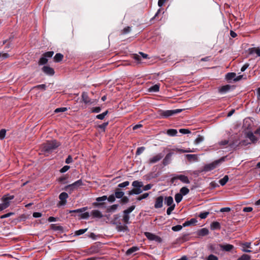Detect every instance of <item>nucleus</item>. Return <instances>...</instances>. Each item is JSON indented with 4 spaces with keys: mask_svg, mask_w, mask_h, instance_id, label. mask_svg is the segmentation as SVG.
Here are the masks:
<instances>
[{
    "mask_svg": "<svg viewBox=\"0 0 260 260\" xmlns=\"http://www.w3.org/2000/svg\"><path fill=\"white\" fill-rule=\"evenodd\" d=\"M167 133L170 136H175L177 133V131L175 129H169L167 131Z\"/></svg>",
    "mask_w": 260,
    "mask_h": 260,
    "instance_id": "obj_37",
    "label": "nucleus"
},
{
    "mask_svg": "<svg viewBox=\"0 0 260 260\" xmlns=\"http://www.w3.org/2000/svg\"><path fill=\"white\" fill-rule=\"evenodd\" d=\"M173 154L172 152H169L166 155L162 160V164L164 166H167L171 162Z\"/></svg>",
    "mask_w": 260,
    "mask_h": 260,
    "instance_id": "obj_14",
    "label": "nucleus"
},
{
    "mask_svg": "<svg viewBox=\"0 0 260 260\" xmlns=\"http://www.w3.org/2000/svg\"><path fill=\"white\" fill-rule=\"evenodd\" d=\"M107 199V197L106 196H103L101 197H98L96 198V201L97 202H94L93 203V205L96 207H100L102 205L104 204V203H101V202L105 201Z\"/></svg>",
    "mask_w": 260,
    "mask_h": 260,
    "instance_id": "obj_8",
    "label": "nucleus"
},
{
    "mask_svg": "<svg viewBox=\"0 0 260 260\" xmlns=\"http://www.w3.org/2000/svg\"><path fill=\"white\" fill-rule=\"evenodd\" d=\"M209 212H202L200 214H199V217L201 218V219H205L206 218L207 216L209 215Z\"/></svg>",
    "mask_w": 260,
    "mask_h": 260,
    "instance_id": "obj_54",
    "label": "nucleus"
},
{
    "mask_svg": "<svg viewBox=\"0 0 260 260\" xmlns=\"http://www.w3.org/2000/svg\"><path fill=\"white\" fill-rule=\"evenodd\" d=\"M70 168V167L69 166H64L60 169V172L62 173H65L69 170Z\"/></svg>",
    "mask_w": 260,
    "mask_h": 260,
    "instance_id": "obj_63",
    "label": "nucleus"
},
{
    "mask_svg": "<svg viewBox=\"0 0 260 260\" xmlns=\"http://www.w3.org/2000/svg\"><path fill=\"white\" fill-rule=\"evenodd\" d=\"M91 215L94 218H101L103 217L101 212L98 210H92L91 212Z\"/></svg>",
    "mask_w": 260,
    "mask_h": 260,
    "instance_id": "obj_19",
    "label": "nucleus"
},
{
    "mask_svg": "<svg viewBox=\"0 0 260 260\" xmlns=\"http://www.w3.org/2000/svg\"><path fill=\"white\" fill-rule=\"evenodd\" d=\"M6 134V131L5 129H2L0 131V139L3 140L5 138Z\"/></svg>",
    "mask_w": 260,
    "mask_h": 260,
    "instance_id": "obj_51",
    "label": "nucleus"
},
{
    "mask_svg": "<svg viewBox=\"0 0 260 260\" xmlns=\"http://www.w3.org/2000/svg\"><path fill=\"white\" fill-rule=\"evenodd\" d=\"M53 54H54L53 51H48V52H45L43 55L47 58L51 57L53 56Z\"/></svg>",
    "mask_w": 260,
    "mask_h": 260,
    "instance_id": "obj_53",
    "label": "nucleus"
},
{
    "mask_svg": "<svg viewBox=\"0 0 260 260\" xmlns=\"http://www.w3.org/2000/svg\"><path fill=\"white\" fill-rule=\"evenodd\" d=\"M148 196H149V193H144L142 195L139 196L137 198V200L138 201H141V200H142L143 199L147 198L148 197Z\"/></svg>",
    "mask_w": 260,
    "mask_h": 260,
    "instance_id": "obj_50",
    "label": "nucleus"
},
{
    "mask_svg": "<svg viewBox=\"0 0 260 260\" xmlns=\"http://www.w3.org/2000/svg\"><path fill=\"white\" fill-rule=\"evenodd\" d=\"M209 230L206 228H203L198 232V235L200 236H205L209 234Z\"/></svg>",
    "mask_w": 260,
    "mask_h": 260,
    "instance_id": "obj_24",
    "label": "nucleus"
},
{
    "mask_svg": "<svg viewBox=\"0 0 260 260\" xmlns=\"http://www.w3.org/2000/svg\"><path fill=\"white\" fill-rule=\"evenodd\" d=\"M197 222V220L196 218H191L189 220H187V221H185L183 224V226L185 227V226H189L190 225L194 224Z\"/></svg>",
    "mask_w": 260,
    "mask_h": 260,
    "instance_id": "obj_25",
    "label": "nucleus"
},
{
    "mask_svg": "<svg viewBox=\"0 0 260 260\" xmlns=\"http://www.w3.org/2000/svg\"><path fill=\"white\" fill-rule=\"evenodd\" d=\"M135 206L133 205V206H131V207H129L127 209L124 210V211L125 212H126V213L129 214L135 209Z\"/></svg>",
    "mask_w": 260,
    "mask_h": 260,
    "instance_id": "obj_61",
    "label": "nucleus"
},
{
    "mask_svg": "<svg viewBox=\"0 0 260 260\" xmlns=\"http://www.w3.org/2000/svg\"><path fill=\"white\" fill-rule=\"evenodd\" d=\"M131 30V27L127 26L123 28V29L122 30V34H126L129 32Z\"/></svg>",
    "mask_w": 260,
    "mask_h": 260,
    "instance_id": "obj_60",
    "label": "nucleus"
},
{
    "mask_svg": "<svg viewBox=\"0 0 260 260\" xmlns=\"http://www.w3.org/2000/svg\"><path fill=\"white\" fill-rule=\"evenodd\" d=\"M124 194V192L121 191L120 188H117L115 189L114 195L116 198L121 199L123 197Z\"/></svg>",
    "mask_w": 260,
    "mask_h": 260,
    "instance_id": "obj_18",
    "label": "nucleus"
},
{
    "mask_svg": "<svg viewBox=\"0 0 260 260\" xmlns=\"http://www.w3.org/2000/svg\"><path fill=\"white\" fill-rule=\"evenodd\" d=\"M189 192V190L186 187H182L180 190V193L182 194V196H185Z\"/></svg>",
    "mask_w": 260,
    "mask_h": 260,
    "instance_id": "obj_36",
    "label": "nucleus"
},
{
    "mask_svg": "<svg viewBox=\"0 0 260 260\" xmlns=\"http://www.w3.org/2000/svg\"><path fill=\"white\" fill-rule=\"evenodd\" d=\"M129 202V199L126 196H123L122 198H121V202L123 204L127 203Z\"/></svg>",
    "mask_w": 260,
    "mask_h": 260,
    "instance_id": "obj_64",
    "label": "nucleus"
},
{
    "mask_svg": "<svg viewBox=\"0 0 260 260\" xmlns=\"http://www.w3.org/2000/svg\"><path fill=\"white\" fill-rule=\"evenodd\" d=\"M231 85H226L224 86H222L219 89V91L220 93H225L231 89Z\"/></svg>",
    "mask_w": 260,
    "mask_h": 260,
    "instance_id": "obj_31",
    "label": "nucleus"
},
{
    "mask_svg": "<svg viewBox=\"0 0 260 260\" xmlns=\"http://www.w3.org/2000/svg\"><path fill=\"white\" fill-rule=\"evenodd\" d=\"M164 198L162 196L157 197L155 200L154 207L156 209L160 208L163 206Z\"/></svg>",
    "mask_w": 260,
    "mask_h": 260,
    "instance_id": "obj_11",
    "label": "nucleus"
},
{
    "mask_svg": "<svg viewBox=\"0 0 260 260\" xmlns=\"http://www.w3.org/2000/svg\"><path fill=\"white\" fill-rule=\"evenodd\" d=\"M207 260H218V258L217 256H216L213 254H210L207 257Z\"/></svg>",
    "mask_w": 260,
    "mask_h": 260,
    "instance_id": "obj_59",
    "label": "nucleus"
},
{
    "mask_svg": "<svg viewBox=\"0 0 260 260\" xmlns=\"http://www.w3.org/2000/svg\"><path fill=\"white\" fill-rule=\"evenodd\" d=\"M69 196L67 193L65 192H61L59 196V199L60 200V204L61 205H64L67 202V199Z\"/></svg>",
    "mask_w": 260,
    "mask_h": 260,
    "instance_id": "obj_12",
    "label": "nucleus"
},
{
    "mask_svg": "<svg viewBox=\"0 0 260 260\" xmlns=\"http://www.w3.org/2000/svg\"><path fill=\"white\" fill-rule=\"evenodd\" d=\"M42 70L45 74L49 76H53L55 73L54 69L47 66H44L42 68Z\"/></svg>",
    "mask_w": 260,
    "mask_h": 260,
    "instance_id": "obj_9",
    "label": "nucleus"
},
{
    "mask_svg": "<svg viewBox=\"0 0 260 260\" xmlns=\"http://www.w3.org/2000/svg\"><path fill=\"white\" fill-rule=\"evenodd\" d=\"M67 110H68V109L66 107L58 108H56L54 110V112L55 113L64 112L67 111Z\"/></svg>",
    "mask_w": 260,
    "mask_h": 260,
    "instance_id": "obj_47",
    "label": "nucleus"
},
{
    "mask_svg": "<svg viewBox=\"0 0 260 260\" xmlns=\"http://www.w3.org/2000/svg\"><path fill=\"white\" fill-rule=\"evenodd\" d=\"M108 111L107 110L105 112H103V113L102 114H99V115H97L96 116V118L99 119H101V120H103L104 119V118L105 117V116L107 115V114H108Z\"/></svg>",
    "mask_w": 260,
    "mask_h": 260,
    "instance_id": "obj_41",
    "label": "nucleus"
},
{
    "mask_svg": "<svg viewBox=\"0 0 260 260\" xmlns=\"http://www.w3.org/2000/svg\"><path fill=\"white\" fill-rule=\"evenodd\" d=\"M185 157L190 161H197L198 160V156L196 154H186Z\"/></svg>",
    "mask_w": 260,
    "mask_h": 260,
    "instance_id": "obj_27",
    "label": "nucleus"
},
{
    "mask_svg": "<svg viewBox=\"0 0 260 260\" xmlns=\"http://www.w3.org/2000/svg\"><path fill=\"white\" fill-rule=\"evenodd\" d=\"M249 53L250 54H256V56H260V48H251L249 49Z\"/></svg>",
    "mask_w": 260,
    "mask_h": 260,
    "instance_id": "obj_17",
    "label": "nucleus"
},
{
    "mask_svg": "<svg viewBox=\"0 0 260 260\" xmlns=\"http://www.w3.org/2000/svg\"><path fill=\"white\" fill-rule=\"evenodd\" d=\"M225 157H222L219 159L216 160L213 162L205 165L204 167L205 171H210L216 168L221 162L224 161Z\"/></svg>",
    "mask_w": 260,
    "mask_h": 260,
    "instance_id": "obj_4",
    "label": "nucleus"
},
{
    "mask_svg": "<svg viewBox=\"0 0 260 260\" xmlns=\"http://www.w3.org/2000/svg\"><path fill=\"white\" fill-rule=\"evenodd\" d=\"M59 146V142L55 140L48 141L42 144V150L44 152L50 153Z\"/></svg>",
    "mask_w": 260,
    "mask_h": 260,
    "instance_id": "obj_1",
    "label": "nucleus"
},
{
    "mask_svg": "<svg viewBox=\"0 0 260 260\" xmlns=\"http://www.w3.org/2000/svg\"><path fill=\"white\" fill-rule=\"evenodd\" d=\"M83 185L81 179L78 180L71 184H69V187H74L75 189H77L79 187Z\"/></svg>",
    "mask_w": 260,
    "mask_h": 260,
    "instance_id": "obj_21",
    "label": "nucleus"
},
{
    "mask_svg": "<svg viewBox=\"0 0 260 260\" xmlns=\"http://www.w3.org/2000/svg\"><path fill=\"white\" fill-rule=\"evenodd\" d=\"M115 196L114 194H111L107 198V199L109 202L113 203L115 201Z\"/></svg>",
    "mask_w": 260,
    "mask_h": 260,
    "instance_id": "obj_57",
    "label": "nucleus"
},
{
    "mask_svg": "<svg viewBox=\"0 0 260 260\" xmlns=\"http://www.w3.org/2000/svg\"><path fill=\"white\" fill-rule=\"evenodd\" d=\"M118 206V205L117 204L113 205L108 209V211L109 212H113L117 209Z\"/></svg>",
    "mask_w": 260,
    "mask_h": 260,
    "instance_id": "obj_48",
    "label": "nucleus"
},
{
    "mask_svg": "<svg viewBox=\"0 0 260 260\" xmlns=\"http://www.w3.org/2000/svg\"><path fill=\"white\" fill-rule=\"evenodd\" d=\"M177 180H179L184 183L189 184L190 183L188 178L183 175H176L172 178L171 181L174 182Z\"/></svg>",
    "mask_w": 260,
    "mask_h": 260,
    "instance_id": "obj_5",
    "label": "nucleus"
},
{
    "mask_svg": "<svg viewBox=\"0 0 260 260\" xmlns=\"http://www.w3.org/2000/svg\"><path fill=\"white\" fill-rule=\"evenodd\" d=\"M164 155L162 153H158L152 157H150L148 162L149 164H153L158 162L160 160L164 157Z\"/></svg>",
    "mask_w": 260,
    "mask_h": 260,
    "instance_id": "obj_6",
    "label": "nucleus"
},
{
    "mask_svg": "<svg viewBox=\"0 0 260 260\" xmlns=\"http://www.w3.org/2000/svg\"><path fill=\"white\" fill-rule=\"evenodd\" d=\"M82 99L83 102L86 104L92 103V102L91 101V99L88 96V93L86 92H83L82 93Z\"/></svg>",
    "mask_w": 260,
    "mask_h": 260,
    "instance_id": "obj_15",
    "label": "nucleus"
},
{
    "mask_svg": "<svg viewBox=\"0 0 260 260\" xmlns=\"http://www.w3.org/2000/svg\"><path fill=\"white\" fill-rule=\"evenodd\" d=\"M159 85L158 84H155L149 88V91L151 92H157L159 91Z\"/></svg>",
    "mask_w": 260,
    "mask_h": 260,
    "instance_id": "obj_39",
    "label": "nucleus"
},
{
    "mask_svg": "<svg viewBox=\"0 0 260 260\" xmlns=\"http://www.w3.org/2000/svg\"><path fill=\"white\" fill-rule=\"evenodd\" d=\"M182 228V226L180 225H177L172 228V230L173 231L177 232L180 231Z\"/></svg>",
    "mask_w": 260,
    "mask_h": 260,
    "instance_id": "obj_56",
    "label": "nucleus"
},
{
    "mask_svg": "<svg viewBox=\"0 0 260 260\" xmlns=\"http://www.w3.org/2000/svg\"><path fill=\"white\" fill-rule=\"evenodd\" d=\"M218 246L222 250L228 252L231 251L234 248L233 245L230 244H219Z\"/></svg>",
    "mask_w": 260,
    "mask_h": 260,
    "instance_id": "obj_10",
    "label": "nucleus"
},
{
    "mask_svg": "<svg viewBox=\"0 0 260 260\" xmlns=\"http://www.w3.org/2000/svg\"><path fill=\"white\" fill-rule=\"evenodd\" d=\"M63 55L62 54L58 53H56L55 54L53 59H54V61H55L56 62H58L62 60V59H63Z\"/></svg>",
    "mask_w": 260,
    "mask_h": 260,
    "instance_id": "obj_29",
    "label": "nucleus"
},
{
    "mask_svg": "<svg viewBox=\"0 0 260 260\" xmlns=\"http://www.w3.org/2000/svg\"><path fill=\"white\" fill-rule=\"evenodd\" d=\"M9 57V54L7 53L0 52V59L3 60Z\"/></svg>",
    "mask_w": 260,
    "mask_h": 260,
    "instance_id": "obj_52",
    "label": "nucleus"
},
{
    "mask_svg": "<svg viewBox=\"0 0 260 260\" xmlns=\"http://www.w3.org/2000/svg\"><path fill=\"white\" fill-rule=\"evenodd\" d=\"M251 256L246 254H244L241 256L237 260H250Z\"/></svg>",
    "mask_w": 260,
    "mask_h": 260,
    "instance_id": "obj_40",
    "label": "nucleus"
},
{
    "mask_svg": "<svg viewBox=\"0 0 260 260\" xmlns=\"http://www.w3.org/2000/svg\"><path fill=\"white\" fill-rule=\"evenodd\" d=\"M116 224V229L118 232H125L128 230L127 226L122 225L120 222H119Z\"/></svg>",
    "mask_w": 260,
    "mask_h": 260,
    "instance_id": "obj_20",
    "label": "nucleus"
},
{
    "mask_svg": "<svg viewBox=\"0 0 260 260\" xmlns=\"http://www.w3.org/2000/svg\"><path fill=\"white\" fill-rule=\"evenodd\" d=\"M204 138L203 136L201 135H198V137L194 140V143L195 144L197 145L202 142L204 141Z\"/></svg>",
    "mask_w": 260,
    "mask_h": 260,
    "instance_id": "obj_38",
    "label": "nucleus"
},
{
    "mask_svg": "<svg viewBox=\"0 0 260 260\" xmlns=\"http://www.w3.org/2000/svg\"><path fill=\"white\" fill-rule=\"evenodd\" d=\"M182 199V196L181 194L180 193H177L175 194V201L177 203H179V202H180L181 201Z\"/></svg>",
    "mask_w": 260,
    "mask_h": 260,
    "instance_id": "obj_44",
    "label": "nucleus"
},
{
    "mask_svg": "<svg viewBox=\"0 0 260 260\" xmlns=\"http://www.w3.org/2000/svg\"><path fill=\"white\" fill-rule=\"evenodd\" d=\"M210 228L212 230H220L221 228L220 224L217 221H214L211 223Z\"/></svg>",
    "mask_w": 260,
    "mask_h": 260,
    "instance_id": "obj_22",
    "label": "nucleus"
},
{
    "mask_svg": "<svg viewBox=\"0 0 260 260\" xmlns=\"http://www.w3.org/2000/svg\"><path fill=\"white\" fill-rule=\"evenodd\" d=\"M47 62L48 59L43 55V56L40 58L38 62V64L40 66L46 64Z\"/></svg>",
    "mask_w": 260,
    "mask_h": 260,
    "instance_id": "obj_33",
    "label": "nucleus"
},
{
    "mask_svg": "<svg viewBox=\"0 0 260 260\" xmlns=\"http://www.w3.org/2000/svg\"><path fill=\"white\" fill-rule=\"evenodd\" d=\"M145 236L150 240L155 241L158 242H161V239L158 236H156L150 232H145Z\"/></svg>",
    "mask_w": 260,
    "mask_h": 260,
    "instance_id": "obj_7",
    "label": "nucleus"
},
{
    "mask_svg": "<svg viewBox=\"0 0 260 260\" xmlns=\"http://www.w3.org/2000/svg\"><path fill=\"white\" fill-rule=\"evenodd\" d=\"M139 250V248L137 246H133L132 247L129 248L126 252V254L127 255H129Z\"/></svg>",
    "mask_w": 260,
    "mask_h": 260,
    "instance_id": "obj_26",
    "label": "nucleus"
},
{
    "mask_svg": "<svg viewBox=\"0 0 260 260\" xmlns=\"http://www.w3.org/2000/svg\"><path fill=\"white\" fill-rule=\"evenodd\" d=\"M108 125V122H104L102 124L98 125V127L102 129L103 132H105V128Z\"/></svg>",
    "mask_w": 260,
    "mask_h": 260,
    "instance_id": "obj_49",
    "label": "nucleus"
},
{
    "mask_svg": "<svg viewBox=\"0 0 260 260\" xmlns=\"http://www.w3.org/2000/svg\"><path fill=\"white\" fill-rule=\"evenodd\" d=\"M236 76V74L235 73H228L226 75V78L228 80L234 79Z\"/></svg>",
    "mask_w": 260,
    "mask_h": 260,
    "instance_id": "obj_35",
    "label": "nucleus"
},
{
    "mask_svg": "<svg viewBox=\"0 0 260 260\" xmlns=\"http://www.w3.org/2000/svg\"><path fill=\"white\" fill-rule=\"evenodd\" d=\"M123 219H122L123 222L125 224L129 223V220L130 217H129V214L126 213L124 211H123Z\"/></svg>",
    "mask_w": 260,
    "mask_h": 260,
    "instance_id": "obj_28",
    "label": "nucleus"
},
{
    "mask_svg": "<svg viewBox=\"0 0 260 260\" xmlns=\"http://www.w3.org/2000/svg\"><path fill=\"white\" fill-rule=\"evenodd\" d=\"M145 150V147H144V146H142V147H139L137 149V151H136V154L137 155H139L141 153H142Z\"/></svg>",
    "mask_w": 260,
    "mask_h": 260,
    "instance_id": "obj_45",
    "label": "nucleus"
},
{
    "mask_svg": "<svg viewBox=\"0 0 260 260\" xmlns=\"http://www.w3.org/2000/svg\"><path fill=\"white\" fill-rule=\"evenodd\" d=\"M147 56L148 55L146 54L143 53L142 52H140L139 54H134L133 58H134L135 60L137 61L138 63H141V58H146L147 57Z\"/></svg>",
    "mask_w": 260,
    "mask_h": 260,
    "instance_id": "obj_13",
    "label": "nucleus"
},
{
    "mask_svg": "<svg viewBox=\"0 0 260 260\" xmlns=\"http://www.w3.org/2000/svg\"><path fill=\"white\" fill-rule=\"evenodd\" d=\"M132 186L134 187V188L142 187L143 186V183L141 181L136 180L133 182Z\"/></svg>",
    "mask_w": 260,
    "mask_h": 260,
    "instance_id": "obj_30",
    "label": "nucleus"
},
{
    "mask_svg": "<svg viewBox=\"0 0 260 260\" xmlns=\"http://www.w3.org/2000/svg\"><path fill=\"white\" fill-rule=\"evenodd\" d=\"M175 207V205L173 204V205L169 206V207L167 210V214L168 215L171 214L172 211L174 209Z\"/></svg>",
    "mask_w": 260,
    "mask_h": 260,
    "instance_id": "obj_55",
    "label": "nucleus"
},
{
    "mask_svg": "<svg viewBox=\"0 0 260 260\" xmlns=\"http://www.w3.org/2000/svg\"><path fill=\"white\" fill-rule=\"evenodd\" d=\"M80 213L81 214L79 215V216L82 219H88L90 216V214L87 212Z\"/></svg>",
    "mask_w": 260,
    "mask_h": 260,
    "instance_id": "obj_42",
    "label": "nucleus"
},
{
    "mask_svg": "<svg viewBox=\"0 0 260 260\" xmlns=\"http://www.w3.org/2000/svg\"><path fill=\"white\" fill-rule=\"evenodd\" d=\"M88 209L87 207H83L80 209L74 210H69V213H82Z\"/></svg>",
    "mask_w": 260,
    "mask_h": 260,
    "instance_id": "obj_32",
    "label": "nucleus"
},
{
    "mask_svg": "<svg viewBox=\"0 0 260 260\" xmlns=\"http://www.w3.org/2000/svg\"><path fill=\"white\" fill-rule=\"evenodd\" d=\"M165 203L168 206H171L174 204L173 203V199L172 197H167L165 198Z\"/></svg>",
    "mask_w": 260,
    "mask_h": 260,
    "instance_id": "obj_23",
    "label": "nucleus"
},
{
    "mask_svg": "<svg viewBox=\"0 0 260 260\" xmlns=\"http://www.w3.org/2000/svg\"><path fill=\"white\" fill-rule=\"evenodd\" d=\"M134 193L135 194H139L143 192V189L141 187L134 188Z\"/></svg>",
    "mask_w": 260,
    "mask_h": 260,
    "instance_id": "obj_58",
    "label": "nucleus"
},
{
    "mask_svg": "<svg viewBox=\"0 0 260 260\" xmlns=\"http://www.w3.org/2000/svg\"><path fill=\"white\" fill-rule=\"evenodd\" d=\"M229 180V177L228 175H225L222 179H220L219 181V183L221 185H224Z\"/></svg>",
    "mask_w": 260,
    "mask_h": 260,
    "instance_id": "obj_34",
    "label": "nucleus"
},
{
    "mask_svg": "<svg viewBox=\"0 0 260 260\" xmlns=\"http://www.w3.org/2000/svg\"><path fill=\"white\" fill-rule=\"evenodd\" d=\"M179 132L183 134H187L190 133V131L188 129L181 128L179 129Z\"/></svg>",
    "mask_w": 260,
    "mask_h": 260,
    "instance_id": "obj_62",
    "label": "nucleus"
},
{
    "mask_svg": "<svg viewBox=\"0 0 260 260\" xmlns=\"http://www.w3.org/2000/svg\"><path fill=\"white\" fill-rule=\"evenodd\" d=\"M246 137L253 143H256L259 139V138L256 137L252 132H248L247 134Z\"/></svg>",
    "mask_w": 260,
    "mask_h": 260,
    "instance_id": "obj_16",
    "label": "nucleus"
},
{
    "mask_svg": "<svg viewBox=\"0 0 260 260\" xmlns=\"http://www.w3.org/2000/svg\"><path fill=\"white\" fill-rule=\"evenodd\" d=\"M87 231V229H80V230L76 231L75 232V234L76 236H79V235L84 234Z\"/></svg>",
    "mask_w": 260,
    "mask_h": 260,
    "instance_id": "obj_43",
    "label": "nucleus"
},
{
    "mask_svg": "<svg viewBox=\"0 0 260 260\" xmlns=\"http://www.w3.org/2000/svg\"><path fill=\"white\" fill-rule=\"evenodd\" d=\"M13 195L5 194L2 198L3 203L0 204V211L7 208L10 205V201L14 199Z\"/></svg>",
    "mask_w": 260,
    "mask_h": 260,
    "instance_id": "obj_3",
    "label": "nucleus"
},
{
    "mask_svg": "<svg viewBox=\"0 0 260 260\" xmlns=\"http://www.w3.org/2000/svg\"><path fill=\"white\" fill-rule=\"evenodd\" d=\"M129 184V182L128 181H124L122 183H119L118 185V187L119 188H123L127 186Z\"/></svg>",
    "mask_w": 260,
    "mask_h": 260,
    "instance_id": "obj_46",
    "label": "nucleus"
},
{
    "mask_svg": "<svg viewBox=\"0 0 260 260\" xmlns=\"http://www.w3.org/2000/svg\"><path fill=\"white\" fill-rule=\"evenodd\" d=\"M181 109H177L175 110H159L158 111V114L159 118H167L170 116L178 114L182 111Z\"/></svg>",
    "mask_w": 260,
    "mask_h": 260,
    "instance_id": "obj_2",
    "label": "nucleus"
}]
</instances>
